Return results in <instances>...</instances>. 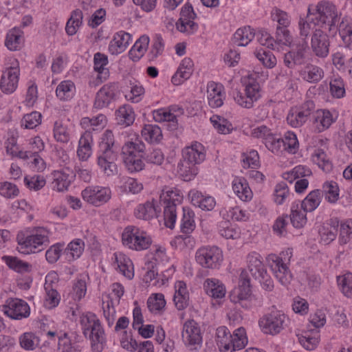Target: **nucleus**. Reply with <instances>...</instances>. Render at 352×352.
I'll return each instance as SVG.
<instances>
[{
	"label": "nucleus",
	"instance_id": "f257e3e1",
	"mask_svg": "<svg viewBox=\"0 0 352 352\" xmlns=\"http://www.w3.org/2000/svg\"><path fill=\"white\" fill-rule=\"evenodd\" d=\"M83 334L91 340L93 352H102L106 345L104 331L96 315L89 312L80 318Z\"/></svg>",
	"mask_w": 352,
	"mask_h": 352
},
{
	"label": "nucleus",
	"instance_id": "f03ea898",
	"mask_svg": "<svg viewBox=\"0 0 352 352\" xmlns=\"http://www.w3.org/2000/svg\"><path fill=\"white\" fill-rule=\"evenodd\" d=\"M17 250L22 254L41 252L50 244L49 232L43 228H36L33 233L25 235L23 232L16 236Z\"/></svg>",
	"mask_w": 352,
	"mask_h": 352
},
{
	"label": "nucleus",
	"instance_id": "7ed1b4c3",
	"mask_svg": "<svg viewBox=\"0 0 352 352\" xmlns=\"http://www.w3.org/2000/svg\"><path fill=\"white\" fill-rule=\"evenodd\" d=\"M113 132L110 130L105 131L100 143V153L98 156L97 163L107 176L114 175L117 170V166L115 163L117 155L113 150Z\"/></svg>",
	"mask_w": 352,
	"mask_h": 352
},
{
	"label": "nucleus",
	"instance_id": "20e7f679",
	"mask_svg": "<svg viewBox=\"0 0 352 352\" xmlns=\"http://www.w3.org/2000/svg\"><path fill=\"white\" fill-rule=\"evenodd\" d=\"M229 298L232 302L239 304L245 309H249L253 306L255 298L252 294L250 279L245 271L241 272L239 285L230 292Z\"/></svg>",
	"mask_w": 352,
	"mask_h": 352
},
{
	"label": "nucleus",
	"instance_id": "39448f33",
	"mask_svg": "<svg viewBox=\"0 0 352 352\" xmlns=\"http://www.w3.org/2000/svg\"><path fill=\"white\" fill-rule=\"evenodd\" d=\"M261 256L255 252L250 253L247 256L248 267L252 276L259 281L262 287L267 291H272L274 283L267 274L262 261Z\"/></svg>",
	"mask_w": 352,
	"mask_h": 352
},
{
	"label": "nucleus",
	"instance_id": "423d86ee",
	"mask_svg": "<svg viewBox=\"0 0 352 352\" xmlns=\"http://www.w3.org/2000/svg\"><path fill=\"white\" fill-rule=\"evenodd\" d=\"M308 12L313 16L318 25L327 24L329 26V30L338 26L340 23V16L336 6L328 1L320 2L313 12L311 8H309Z\"/></svg>",
	"mask_w": 352,
	"mask_h": 352
},
{
	"label": "nucleus",
	"instance_id": "0eeeda50",
	"mask_svg": "<svg viewBox=\"0 0 352 352\" xmlns=\"http://www.w3.org/2000/svg\"><path fill=\"white\" fill-rule=\"evenodd\" d=\"M122 239L124 245L138 251L148 249L152 243L151 238L146 232L133 226L124 229Z\"/></svg>",
	"mask_w": 352,
	"mask_h": 352
},
{
	"label": "nucleus",
	"instance_id": "6e6552de",
	"mask_svg": "<svg viewBox=\"0 0 352 352\" xmlns=\"http://www.w3.org/2000/svg\"><path fill=\"white\" fill-rule=\"evenodd\" d=\"M289 318L280 311H272L264 315L259 320V326L262 331L272 336L281 332L287 326Z\"/></svg>",
	"mask_w": 352,
	"mask_h": 352
},
{
	"label": "nucleus",
	"instance_id": "1a4fd4ad",
	"mask_svg": "<svg viewBox=\"0 0 352 352\" xmlns=\"http://www.w3.org/2000/svg\"><path fill=\"white\" fill-rule=\"evenodd\" d=\"M292 254V251L287 250L285 252L280 254L281 257L275 254H270L267 257V262L272 271L283 285H288L292 278V275L287 264L283 261V259L286 260V258L283 257L285 256H287L288 261H289Z\"/></svg>",
	"mask_w": 352,
	"mask_h": 352
},
{
	"label": "nucleus",
	"instance_id": "9d476101",
	"mask_svg": "<svg viewBox=\"0 0 352 352\" xmlns=\"http://www.w3.org/2000/svg\"><path fill=\"white\" fill-rule=\"evenodd\" d=\"M195 258L203 267L215 269L221 265L223 254L217 246L202 247L197 251Z\"/></svg>",
	"mask_w": 352,
	"mask_h": 352
},
{
	"label": "nucleus",
	"instance_id": "9b49d317",
	"mask_svg": "<svg viewBox=\"0 0 352 352\" xmlns=\"http://www.w3.org/2000/svg\"><path fill=\"white\" fill-rule=\"evenodd\" d=\"M182 338L190 351H198L202 345V336L198 324L194 320H187L183 327Z\"/></svg>",
	"mask_w": 352,
	"mask_h": 352
},
{
	"label": "nucleus",
	"instance_id": "f8f14e48",
	"mask_svg": "<svg viewBox=\"0 0 352 352\" xmlns=\"http://www.w3.org/2000/svg\"><path fill=\"white\" fill-rule=\"evenodd\" d=\"M82 199L96 206L107 202L111 196V191L108 188L89 186L82 191Z\"/></svg>",
	"mask_w": 352,
	"mask_h": 352
},
{
	"label": "nucleus",
	"instance_id": "ddd939ff",
	"mask_svg": "<svg viewBox=\"0 0 352 352\" xmlns=\"http://www.w3.org/2000/svg\"><path fill=\"white\" fill-rule=\"evenodd\" d=\"M30 307L24 300L9 298L3 307L4 314L12 319L21 320L29 316Z\"/></svg>",
	"mask_w": 352,
	"mask_h": 352
},
{
	"label": "nucleus",
	"instance_id": "4468645a",
	"mask_svg": "<svg viewBox=\"0 0 352 352\" xmlns=\"http://www.w3.org/2000/svg\"><path fill=\"white\" fill-rule=\"evenodd\" d=\"M197 17L191 4L186 3L182 7L180 18L176 23L177 29L181 32L193 33L197 30L198 25L193 20Z\"/></svg>",
	"mask_w": 352,
	"mask_h": 352
},
{
	"label": "nucleus",
	"instance_id": "2eb2a0df",
	"mask_svg": "<svg viewBox=\"0 0 352 352\" xmlns=\"http://www.w3.org/2000/svg\"><path fill=\"white\" fill-rule=\"evenodd\" d=\"M330 41L327 33L316 28L311 39V47L314 54L320 58H325L329 53Z\"/></svg>",
	"mask_w": 352,
	"mask_h": 352
},
{
	"label": "nucleus",
	"instance_id": "dca6fc26",
	"mask_svg": "<svg viewBox=\"0 0 352 352\" xmlns=\"http://www.w3.org/2000/svg\"><path fill=\"white\" fill-rule=\"evenodd\" d=\"M259 85L257 83H249L245 86V93L236 91L234 94V101L241 107L250 109L254 102L260 98Z\"/></svg>",
	"mask_w": 352,
	"mask_h": 352
},
{
	"label": "nucleus",
	"instance_id": "f3484780",
	"mask_svg": "<svg viewBox=\"0 0 352 352\" xmlns=\"http://www.w3.org/2000/svg\"><path fill=\"white\" fill-rule=\"evenodd\" d=\"M308 50L306 43L298 45L295 48L285 54L283 57L285 65L288 68L293 69L296 65L305 64L307 58Z\"/></svg>",
	"mask_w": 352,
	"mask_h": 352
},
{
	"label": "nucleus",
	"instance_id": "a211bd4d",
	"mask_svg": "<svg viewBox=\"0 0 352 352\" xmlns=\"http://www.w3.org/2000/svg\"><path fill=\"white\" fill-rule=\"evenodd\" d=\"M20 70L18 67H10L3 72L0 80V89L6 94H12L17 88Z\"/></svg>",
	"mask_w": 352,
	"mask_h": 352
},
{
	"label": "nucleus",
	"instance_id": "6ab92c4d",
	"mask_svg": "<svg viewBox=\"0 0 352 352\" xmlns=\"http://www.w3.org/2000/svg\"><path fill=\"white\" fill-rule=\"evenodd\" d=\"M52 188L54 190L63 192L67 190L74 179V174L69 168H65L52 173Z\"/></svg>",
	"mask_w": 352,
	"mask_h": 352
},
{
	"label": "nucleus",
	"instance_id": "aec40b11",
	"mask_svg": "<svg viewBox=\"0 0 352 352\" xmlns=\"http://www.w3.org/2000/svg\"><path fill=\"white\" fill-rule=\"evenodd\" d=\"M167 196L169 197L167 201V205L164 207V224L167 228L173 229L177 219V202L179 203L180 200L175 197H179L178 194L173 190L167 191Z\"/></svg>",
	"mask_w": 352,
	"mask_h": 352
},
{
	"label": "nucleus",
	"instance_id": "412c9836",
	"mask_svg": "<svg viewBox=\"0 0 352 352\" xmlns=\"http://www.w3.org/2000/svg\"><path fill=\"white\" fill-rule=\"evenodd\" d=\"M204 150V148L201 144L195 142L190 146H187L183 149V160L182 161L197 166L205 160L206 155Z\"/></svg>",
	"mask_w": 352,
	"mask_h": 352
},
{
	"label": "nucleus",
	"instance_id": "4be33fe9",
	"mask_svg": "<svg viewBox=\"0 0 352 352\" xmlns=\"http://www.w3.org/2000/svg\"><path fill=\"white\" fill-rule=\"evenodd\" d=\"M224 87L222 85L211 81L208 83L207 93L208 104L212 108H218L223 105Z\"/></svg>",
	"mask_w": 352,
	"mask_h": 352
},
{
	"label": "nucleus",
	"instance_id": "5701e85b",
	"mask_svg": "<svg viewBox=\"0 0 352 352\" xmlns=\"http://www.w3.org/2000/svg\"><path fill=\"white\" fill-rule=\"evenodd\" d=\"M131 41V35L126 32L120 31L116 33L109 45L111 54H119L126 50Z\"/></svg>",
	"mask_w": 352,
	"mask_h": 352
},
{
	"label": "nucleus",
	"instance_id": "b1692460",
	"mask_svg": "<svg viewBox=\"0 0 352 352\" xmlns=\"http://www.w3.org/2000/svg\"><path fill=\"white\" fill-rule=\"evenodd\" d=\"M115 86L113 85H104L96 94L94 107L102 109L107 107L115 98Z\"/></svg>",
	"mask_w": 352,
	"mask_h": 352
},
{
	"label": "nucleus",
	"instance_id": "393cba45",
	"mask_svg": "<svg viewBox=\"0 0 352 352\" xmlns=\"http://www.w3.org/2000/svg\"><path fill=\"white\" fill-rule=\"evenodd\" d=\"M191 203L202 210L211 211L216 205V201L212 197L204 196L201 192L192 190L188 193Z\"/></svg>",
	"mask_w": 352,
	"mask_h": 352
},
{
	"label": "nucleus",
	"instance_id": "a878e982",
	"mask_svg": "<svg viewBox=\"0 0 352 352\" xmlns=\"http://www.w3.org/2000/svg\"><path fill=\"white\" fill-rule=\"evenodd\" d=\"M92 135L89 131H85L78 142L77 155L80 160L87 161L92 154Z\"/></svg>",
	"mask_w": 352,
	"mask_h": 352
},
{
	"label": "nucleus",
	"instance_id": "bb28decb",
	"mask_svg": "<svg viewBox=\"0 0 352 352\" xmlns=\"http://www.w3.org/2000/svg\"><path fill=\"white\" fill-rule=\"evenodd\" d=\"M160 212V208L155 204L154 201H146L140 204L135 210V215L138 219L149 220L157 217Z\"/></svg>",
	"mask_w": 352,
	"mask_h": 352
},
{
	"label": "nucleus",
	"instance_id": "cd10ccee",
	"mask_svg": "<svg viewBox=\"0 0 352 352\" xmlns=\"http://www.w3.org/2000/svg\"><path fill=\"white\" fill-rule=\"evenodd\" d=\"M206 294L214 298H221L225 296L226 290L224 285L217 279L208 278L204 284Z\"/></svg>",
	"mask_w": 352,
	"mask_h": 352
},
{
	"label": "nucleus",
	"instance_id": "c85d7f7f",
	"mask_svg": "<svg viewBox=\"0 0 352 352\" xmlns=\"http://www.w3.org/2000/svg\"><path fill=\"white\" fill-rule=\"evenodd\" d=\"M232 334L226 327L217 329V344L221 352H232Z\"/></svg>",
	"mask_w": 352,
	"mask_h": 352
},
{
	"label": "nucleus",
	"instance_id": "c756f323",
	"mask_svg": "<svg viewBox=\"0 0 352 352\" xmlns=\"http://www.w3.org/2000/svg\"><path fill=\"white\" fill-rule=\"evenodd\" d=\"M232 189L242 201H247L252 197V192L244 178H235L232 182Z\"/></svg>",
	"mask_w": 352,
	"mask_h": 352
},
{
	"label": "nucleus",
	"instance_id": "7c9ffc66",
	"mask_svg": "<svg viewBox=\"0 0 352 352\" xmlns=\"http://www.w3.org/2000/svg\"><path fill=\"white\" fill-rule=\"evenodd\" d=\"M338 29L339 34L345 44V45L351 49L352 48V20L347 17L342 18L336 26Z\"/></svg>",
	"mask_w": 352,
	"mask_h": 352
},
{
	"label": "nucleus",
	"instance_id": "2f4dec72",
	"mask_svg": "<svg viewBox=\"0 0 352 352\" xmlns=\"http://www.w3.org/2000/svg\"><path fill=\"white\" fill-rule=\"evenodd\" d=\"M116 120L120 125L128 126L132 124L135 120V113L132 107L129 104L120 107L116 111Z\"/></svg>",
	"mask_w": 352,
	"mask_h": 352
},
{
	"label": "nucleus",
	"instance_id": "473e14b6",
	"mask_svg": "<svg viewBox=\"0 0 352 352\" xmlns=\"http://www.w3.org/2000/svg\"><path fill=\"white\" fill-rule=\"evenodd\" d=\"M302 78L310 83H317L324 77L323 69L316 65L307 64L302 72Z\"/></svg>",
	"mask_w": 352,
	"mask_h": 352
},
{
	"label": "nucleus",
	"instance_id": "72a5a7b5",
	"mask_svg": "<svg viewBox=\"0 0 352 352\" xmlns=\"http://www.w3.org/2000/svg\"><path fill=\"white\" fill-rule=\"evenodd\" d=\"M142 138L150 144H157L162 139V132L157 125L146 124L141 131Z\"/></svg>",
	"mask_w": 352,
	"mask_h": 352
},
{
	"label": "nucleus",
	"instance_id": "f704fd0d",
	"mask_svg": "<svg viewBox=\"0 0 352 352\" xmlns=\"http://www.w3.org/2000/svg\"><path fill=\"white\" fill-rule=\"evenodd\" d=\"M255 33L250 27L239 28L234 34L233 42L238 46H246L254 37Z\"/></svg>",
	"mask_w": 352,
	"mask_h": 352
},
{
	"label": "nucleus",
	"instance_id": "c9c22d12",
	"mask_svg": "<svg viewBox=\"0 0 352 352\" xmlns=\"http://www.w3.org/2000/svg\"><path fill=\"white\" fill-rule=\"evenodd\" d=\"M84 248L85 243L82 239H77L71 241L64 251L66 258L69 261L78 258L81 256Z\"/></svg>",
	"mask_w": 352,
	"mask_h": 352
},
{
	"label": "nucleus",
	"instance_id": "e433bc0d",
	"mask_svg": "<svg viewBox=\"0 0 352 352\" xmlns=\"http://www.w3.org/2000/svg\"><path fill=\"white\" fill-rule=\"evenodd\" d=\"M2 260L11 270L18 273L29 272L31 270L32 265L25 261H23L16 256H3Z\"/></svg>",
	"mask_w": 352,
	"mask_h": 352
},
{
	"label": "nucleus",
	"instance_id": "4c0bfd02",
	"mask_svg": "<svg viewBox=\"0 0 352 352\" xmlns=\"http://www.w3.org/2000/svg\"><path fill=\"white\" fill-rule=\"evenodd\" d=\"M321 194L320 190H314L308 194L300 204L304 212H312L318 208L320 203Z\"/></svg>",
	"mask_w": 352,
	"mask_h": 352
},
{
	"label": "nucleus",
	"instance_id": "58836bf2",
	"mask_svg": "<svg viewBox=\"0 0 352 352\" xmlns=\"http://www.w3.org/2000/svg\"><path fill=\"white\" fill-rule=\"evenodd\" d=\"M183 215L181 220V230L184 234L192 232L195 228V213L190 208L182 207Z\"/></svg>",
	"mask_w": 352,
	"mask_h": 352
},
{
	"label": "nucleus",
	"instance_id": "ea45409f",
	"mask_svg": "<svg viewBox=\"0 0 352 352\" xmlns=\"http://www.w3.org/2000/svg\"><path fill=\"white\" fill-rule=\"evenodd\" d=\"M94 69L98 72V78L101 80H105L109 74V69L105 68L108 63L107 56L100 52L94 54Z\"/></svg>",
	"mask_w": 352,
	"mask_h": 352
},
{
	"label": "nucleus",
	"instance_id": "a19ab883",
	"mask_svg": "<svg viewBox=\"0 0 352 352\" xmlns=\"http://www.w3.org/2000/svg\"><path fill=\"white\" fill-rule=\"evenodd\" d=\"M314 122L318 124V131H323L328 129L333 122L332 114L328 110H317L314 116Z\"/></svg>",
	"mask_w": 352,
	"mask_h": 352
},
{
	"label": "nucleus",
	"instance_id": "79ce46f5",
	"mask_svg": "<svg viewBox=\"0 0 352 352\" xmlns=\"http://www.w3.org/2000/svg\"><path fill=\"white\" fill-rule=\"evenodd\" d=\"M82 12L80 9H76L72 12L65 27V31L68 35L73 36L76 34L78 29L82 25Z\"/></svg>",
	"mask_w": 352,
	"mask_h": 352
},
{
	"label": "nucleus",
	"instance_id": "37998d69",
	"mask_svg": "<svg viewBox=\"0 0 352 352\" xmlns=\"http://www.w3.org/2000/svg\"><path fill=\"white\" fill-rule=\"evenodd\" d=\"M107 122L106 116L103 114H100L91 118H83L81 120L80 124L86 129V131H96L102 129Z\"/></svg>",
	"mask_w": 352,
	"mask_h": 352
},
{
	"label": "nucleus",
	"instance_id": "c03bdc74",
	"mask_svg": "<svg viewBox=\"0 0 352 352\" xmlns=\"http://www.w3.org/2000/svg\"><path fill=\"white\" fill-rule=\"evenodd\" d=\"M75 94V85L71 80H64L56 87V96L61 100H69Z\"/></svg>",
	"mask_w": 352,
	"mask_h": 352
},
{
	"label": "nucleus",
	"instance_id": "a18cd8bd",
	"mask_svg": "<svg viewBox=\"0 0 352 352\" xmlns=\"http://www.w3.org/2000/svg\"><path fill=\"white\" fill-rule=\"evenodd\" d=\"M22 42V32L14 28L8 33L5 45L10 50L16 51L21 47Z\"/></svg>",
	"mask_w": 352,
	"mask_h": 352
},
{
	"label": "nucleus",
	"instance_id": "49530a36",
	"mask_svg": "<svg viewBox=\"0 0 352 352\" xmlns=\"http://www.w3.org/2000/svg\"><path fill=\"white\" fill-rule=\"evenodd\" d=\"M177 173L179 177L185 182H189L194 179L198 173L197 166L180 161L177 165Z\"/></svg>",
	"mask_w": 352,
	"mask_h": 352
},
{
	"label": "nucleus",
	"instance_id": "de8ad7c7",
	"mask_svg": "<svg viewBox=\"0 0 352 352\" xmlns=\"http://www.w3.org/2000/svg\"><path fill=\"white\" fill-rule=\"evenodd\" d=\"M21 348L26 351H33L40 344V339L33 332H25L21 334L19 338Z\"/></svg>",
	"mask_w": 352,
	"mask_h": 352
},
{
	"label": "nucleus",
	"instance_id": "09e8293b",
	"mask_svg": "<svg viewBox=\"0 0 352 352\" xmlns=\"http://www.w3.org/2000/svg\"><path fill=\"white\" fill-rule=\"evenodd\" d=\"M307 212H301L298 203H294L291 207L290 221L294 228H301L307 223Z\"/></svg>",
	"mask_w": 352,
	"mask_h": 352
},
{
	"label": "nucleus",
	"instance_id": "8fccbe9b",
	"mask_svg": "<svg viewBox=\"0 0 352 352\" xmlns=\"http://www.w3.org/2000/svg\"><path fill=\"white\" fill-rule=\"evenodd\" d=\"M318 25L316 21L309 12L306 19L300 18L298 21V28L301 37L307 38L311 31L315 30L316 25Z\"/></svg>",
	"mask_w": 352,
	"mask_h": 352
},
{
	"label": "nucleus",
	"instance_id": "3c124183",
	"mask_svg": "<svg viewBox=\"0 0 352 352\" xmlns=\"http://www.w3.org/2000/svg\"><path fill=\"white\" fill-rule=\"evenodd\" d=\"M145 149L144 144L138 139L135 142L128 141L122 148V157L135 156L136 153H143Z\"/></svg>",
	"mask_w": 352,
	"mask_h": 352
},
{
	"label": "nucleus",
	"instance_id": "603ef678",
	"mask_svg": "<svg viewBox=\"0 0 352 352\" xmlns=\"http://www.w3.org/2000/svg\"><path fill=\"white\" fill-rule=\"evenodd\" d=\"M338 287L342 293L348 298L352 297V273L348 272L337 277Z\"/></svg>",
	"mask_w": 352,
	"mask_h": 352
},
{
	"label": "nucleus",
	"instance_id": "864d4df0",
	"mask_svg": "<svg viewBox=\"0 0 352 352\" xmlns=\"http://www.w3.org/2000/svg\"><path fill=\"white\" fill-rule=\"evenodd\" d=\"M135 156H125L122 157L123 162L125 167L130 173H137L144 169V163L142 160L141 157Z\"/></svg>",
	"mask_w": 352,
	"mask_h": 352
},
{
	"label": "nucleus",
	"instance_id": "5fc2aeb1",
	"mask_svg": "<svg viewBox=\"0 0 352 352\" xmlns=\"http://www.w3.org/2000/svg\"><path fill=\"white\" fill-rule=\"evenodd\" d=\"M232 352H234L236 350H241L244 348L248 342L245 329L243 327H240L236 329L233 335H232Z\"/></svg>",
	"mask_w": 352,
	"mask_h": 352
},
{
	"label": "nucleus",
	"instance_id": "6e6d98bb",
	"mask_svg": "<svg viewBox=\"0 0 352 352\" xmlns=\"http://www.w3.org/2000/svg\"><path fill=\"white\" fill-rule=\"evenodd\" d=\"M219 232L226 239H234L239 237V232L235 225H232L229 221H223L219 223Z\"/></svg>",
	"mask_w": 352,
	"mask_h": 352
},
{
	"label": "nucleus",
	"instance_id": "4d7b16f0",
	"mask_svg": "<svg viewBox=\"0 0 352 352\" xmlns=\"http://www.w3.org/2000/svg\"><path fill=\"white\" fill-rule=\"evenodd\" d=\"M166 305L164 296L162 294H155L150 296L147 300V307L152 313L157 314Z\"/></svg>",
	"mask_w": 352,
	"mask_h": 352
},
{
	"label": "nucleus",
	"instance_id": "13d9d810",
	"mask_svg": "<svg viewBox=\"0 0 352 352\" xmlns=\"http://www.w3.org/2000/svg\"><path fill=\"white\" fill-rule=\"evenodd\" d=\"M195 240L187 234L185 235H179L175 237L171 241V245H175L177 249L183 250L184 249H192L195 245Z\"/></svg>",
	"mask_w": 352,
	"mask_h": 352
},
{
	"label": "nucleus",
	"instance_id": "bf43d9fd",
	"mask_svg": "<svg viewBox=\"0 0 352 352\" xmlns=\"http://www.w3.org/2000/svg\"><path fill=\"white\" fill-rule=\"evenodd\" d=\"M339 188L336 182H327L323 184L322 192L325 195V199L330 203H335L338 199Z\"/></svg>",
	"mask_w": 352,
	"mask_h": 352
},
{
	"label": "nucleus",
	"instance_id": "052dcab7",
	"mask_svg": "<svg viewBox=\"0 0 352 352\" xmlns=\"http://www.w3.org/2000/svg\"><path fill=\"white\" fill-rule=\"evenodd\" d=\"M58 349L60 352H80L78 346L72 343L67 333L58 337Z\"/></svg>",
	"mask_w": 352,
	"mask_h": 352
},
{
	"label": "nucleus",
	"instance_id": "680f3d73",
	"mask_svg": "<svg viewBox=\"0 0 352 352\" xmlns=\"http://www.w3.org/2000/svg\"><path fill=\"white\" fill-rule=\"evenodd\" d=\"M41 114L37 111L32 112L24 116L21 120V125L25 129H33L41 122Z\"/></svg>",
	"mask_w": 352,
	"mask_h": 352
},
{
	"label": "nucleus",
	"instance_id": "e2e57ef3",
	"mask_svg": "<svg viewBox=\"0 0 352 352\" xmlns=\"http://www.w3.org/2000/svg\"><path fill=\"white\" fill-rule=\"evenodd\" d=\"M311 175V171L309 168L299 165L294 167L290 172L285 173L284 178L286 180H289V182L292 183L293 179H296L299 177L309 176Z\"/></svg>",
	"mask_w": 352,
	"mask_h": 352
},
{
	"label": "nucleus",
	"instance_id": "0e129e2a",
	"mask_svg": "<svg viewBox=\"0 0 352 352\" xmlns=\"http://www.w3.org/2000/svg\"><path fill=\"white\" fill-rule=\"evenodd\" d=\"M146 162L160 166L164 161V155L160 149L153 148L146 151L143 156Z\"/></svg>",
	"mask_w": 352,
	"mask_h": 352
},
{
	"label": "nucleus",
	"instance_id": "69168bd1",
	"mask_svg": "<svg viewBox=\"0 0 352 352\" xmlns=\"http://www.w3.org/2000/svg\"><path fill=\"white\" fill-rule=\"evenodd\" d=\"M313 160L324 171H330L332 168L331 162L327 158L325 152L322 149L316 151L313 155Z\"/></svg>",
	"mask_w": 352,
	"mask_h": 352
},
{
	"label": "nucleus",
	"instance_id": "338daca9",
	"mask_svg": "<svg viewBox=\"0 0 352 352\" xmlns=\"http://www.w3.org/2000/svg\"><path fill=\"white\" fill-rule=\"evenodd\" d=\"M274 201L281 205L286 198L289 195V190L285 182H281L276 184L274 189Z\"/></svg>",
	"mask_w": 352,
	"mask_h": 352
},
{
	"label": "nucleus",
	"instance_id": "774afa93",
	"mask_svg": "<svg viewBox=\"0 0 352 352\" xmlns=\"http://www.w3.org/2000/svg\"><path fill=\"white\" fill-rule=\"evenodd\" d=\"M256 56L267 68H272L276 64L275 56L269 50H259L256 52Z\"/></svg>",
	"mask_w": 352,
	"mask_h": 352
}]
</instances>
